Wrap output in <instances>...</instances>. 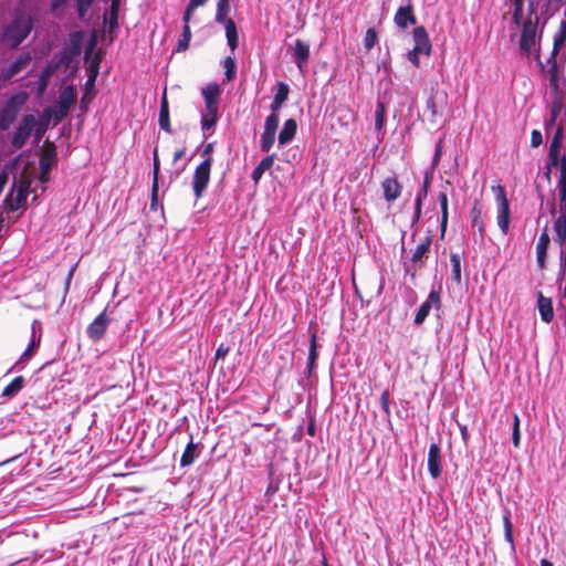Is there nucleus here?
I'll use <instances>...</instances> for the list:
<instances>
[{
  "label": "nucleus",
  "mask_w": 566,
  "mask_h": 566,
  "mask_svg": "<svg viewBox=\"0 0 566 566\" xmlns=\"http://www.w3.org/2000/svg\"><path fill=\"white\" fill-rule=\"evenodd\" d=\"M39 344H40V340H35L33 338L31 340V343L29 344V346L25 348V350L22 353L19 360L20 361L28 360L33 355V352L35 350V348L39 347Z\"/></svg>",
  "instance_id": "obj_56"
},
{
  "label": "nucleus",
  "mask_w": 566,
  "mask_h": 566,
  "mask_svg": "<svg viewBox=\"0 0 566 566\" xmlns=\"http://www.w3.org/2000/svg\"><path fill=\"white\" fill-rule=\"evenodd\" d=\"M205 105H219L221 88L217 83H209L201 90Z\"/></svg>",
  "instance_id": "obj_27"
},
{
  "label": "nucleus",
  "mask_w": 566,
  "mask_h": 566,
  "mask_svg": "<svg viewBox=\"0 0 566 566\" xmlns=\"http://www.w3.org/2000/svg\"><path fill=\"white\" fill-rule=\"evenodd\" d=\"M198 444L193 443L192 438L190 439V442L186 446L181 458H180V467L186 468L193 463L196 458L198 457Z\"/></svg>",
  "instance_id": "obj_32"
},
{
  "label": "nucleus",
  "mask_w": 566,
  "mask_h": 566,
  "mask_svg": "<svg viewBox=\"0 0 566 566\" xmlns=\"http://www.w3.org/2000/svg\"><path fill=\"white\" fill-rule=\"evenodd\" d=\"M451 279L457 285H461V256L458 253H451Z\"/></svg>",
  "instance_id": "obj_38"
},
{
  "label": "nucleus",
  "mask_w": 566,
  "mask_h": 566,
  "mask_svg": "<svg viewBox=\"0 0 566 566\" xmlns=\"http://www.w3.org/2000/svg\"><path fill=\"white\" fill-rule=\"evenodd\" d=\"M226 29V36L228 41V45L232 52H234L239 46V35L237 30V24L233 20L222 23Z\"/></svg>",
  "instance_id": "obj_31"
},
{
  "label": "nucleus",
  "mask_w": 566,
  "mask_h": 566,
  "mask_svg": "<svg viewBox=\"0 0 566 566\" xmlns=\"http://www.w3.org/2000/svg\"><path fill=\"white\" fill-rule=\"evenodd\" d=\"M36 125V118L32 114L23 115L19 122L15 132L11 138V145L15 149H21L30 138Z\"/></svg>",
  "instance_id": "obj_4"
},
{
  "label": "nucleus",
  "mask_w": 566,
  "mask_h": 566,
  "mask_svg": "<svg viewBox=\"0 0 566 566\" xmlns=\"http://www.w3.org/2000/svg\"><path fill=\"white\" fill-rule=\"evenodd\" d=\"M297 130V123L294 118H289L285 120L282 130L279 134V143L281 145H285L290 143Z\"/></svg>",
  "instance_id": "obj_29"
},
{
  "label": "nucleus",
  "mask_w": 566,
  "mask_h": 566,
  "mask_svg": "<svg viewBox=\"0 0 566 566\" xmlns=\"http://www.w3.org/2000/svg\"><path fill=\"white\" fill-rule=\"evenodd\" d=\"M380 405H381V409L382 411L385 412L386 416H390V396H389V392L387 390L382 391V394L380 395Z\"/></svg>",
  "instance_id": "obj_57"
},
{
  "label": "nucleus",
  "mask_w": 566,
  "mask_h": 566,
  "mask_svg": "<svg viewBox=\"0 0 566 566\" xmlns=\"http://www.w3.org/2000/svg\"><path fill=\"white\" fill-rule=\"evenodd\" d=\"M318 343H317V335L316 333H312L311 340H310V349H308V360H317L318 358Z\"/></svg>",
  "instance_id": "obj_51"
},
{
  "label": "nucleus",
  "mask_w": 566,
  "mask_h": 566,
  "mask_svg": "<svg viewBox=\"0 0 566 566\" xmlns=\"http://www.w3.org/2000/svg\"><path fill=\"white\" fill-rule=\"evenodd\" d=\"M83 32L74 31L69 36V42L64 46L60 62L65 64L66 66L81 54L82 43H83Z\"/></svg>",
  "instance_id": "obj_8"
},
{
  "label": "nucleus",
  "mask_w": 566,
  "mask_h": 566,
  "mask_svg": "<svg viewBox=\"0 0 566 566\" xmlns=\"http://www.w3.org/2000/svg\"><path fill=\"white\" fill-rule=\"evenodd\" d=\"M422 54V51L417 48H412L407 54V59L412 63L413 66L419 67L420 66V60L419 56Z\"/></svg>",
  "instance_id": "obj_58"
},
{
  "label": "nucleus",
  "mask_w": 566,
  "mask_h": 566,
  "mask_svg": "<svg viewBox=\"0 0 566 566\" xmlns=\"http://www.w3.org/2000/svg\"><path fill=\"white\" fill-rule=\"evenodd\" d=\"M27 198L28 193L11 189V191L6 196V199L3 200L6 210L15 211L20 208H24Z\"/></svg>",
  "instance_id": "obj_22"
},
{
  "label": "nucleus",
  "mask_w": 566,
  "mask_h": 566,
  "mask_svg": "<svg viewBox=\"0 0 566 566\" xmlns=\"http://www.w3.org/2000/svg\"><path fill=\"white\" fill-rule=\"evenodd\" d=\"M514 12H513V21L515 24H520L523 15V0H514Z\"/></svg>",
  "instance_id": "obj_55"
},
{
  "label": "nucleus",
  "mask_w": 566,
  "mask_h": 566,
  "mask_svg": "<svg viewBox=\"0 0 566 566\" xmlns=\"http://www.w3.org/2000/svg\"><path fill=\"white\" fill-rule=\"evenodd\" d=\"M53 73H54V67L51 66V65H48L41 72L40 77H39V82H38L39 92L40 93H43L46 90V86H48V84L50 82V78H51Z\"/></svg>",
  "instance_id": "obj_45"
},
{
  "label": "nucleus",
  "mask_w": 566,
  "mask_h": 566,
  "mask_svg": "<svg viewBox=\"0 0 566 566\" xmlns=\"http://www.w3.org/2000/svg\"><path fill=\"white\" fill-rule=\"evenodd\" d=\"M24 386L23 376H17L13 378L2 390V396L11 398L15 396Z\"/></svg>",
  "instance_id": "obj_37"
},
{
  "label": "nucleus",
  "mask_w": 566,
  "mask_h": 566,
  "mask_svg": "<svg viewBox=\"0 0 566 566\" xmlns=\"http://www.w3.org/2000/svg\"><path fill=\"white\" fill-rule=\"evenodd\" d=\"M386 119V106L381 101H378L375 109V128L378 132L382 130Z\"/></svg>",
  "instance_id": "obj_43"
},
{
  "label": "nucleus",
  "mask_w": 566,
  "mask_h": 566,
  "mask_svg": "<svg viewBox=\"0 0 566 566\" xmlns=\"http://www.w3.org/2000/svg\"><path fill=\"white\" fill-rule=\"evenodd\" d=\"M492 192L495 196L497 216L496 221L503 234L510 231L511 210L505 188L501 185L492 186Z\"/></svg>",
  "instance_id": "obj_3"
},
{
  "label": "nucleus",
  "mask_w": 566,
  "mask_h": 566,
  "mask_svg": "<svg viewBox=\"0 0 566 566\" xmlns=\"http://www.w3.org/2000/svg\"><path fill=\"white\" fill-rule=\"evenodd\" d=\"M394 21L396 25L402 30L407 29L409 25H415L417 23V18L415 14L413 6L411 0L407 6L399 7L395 13Z\"/></svg>",
  "instance_id": "obj_11"
},
{
  "label": "nucleus",
  "mask_w": 566,
  "mask_h": 566,
  "mask_svg": "<svg viewBox=\"0 0 566 566\" xmlns=\"http://www.w3.org/2000/svg\"><path fill=\"white\" fill-rule=\"evenodd\" d=\"M206 112L201 117V128L202 130H208L212 128L218 120V112L219 105H205Z\"/></svg>",
  "instance_id": "obj_28"
},
{
  "label": "nucleus",
  "mask_w": 566,
  "mask_h": 566,
  "mask_svg": "<svg viewBox=\"0 0 566 566\" xmlns=\"http://www.w3.org/2000/svg\"><path fill=\"white\" fill-rule=\"evenodd\" d=\"M119 4H120V0H112V2H111V8H109V12H108L109 31H113L118 27Z\"/></svg>",
  "instance_id": "obj_41"
},
{
  "label": "nucleus",
  "mask_w": 566,
  "mask_h": 566,
  "mask_svg": "<svg viewBox=\"0 0 566 566\" xmlns=\"http://www.w3.org/2000/svg\"><path fill=\"white\" fill-rule=\"evenodd\" d=\"M560 108H562V106H560L559 102L556 101L552 104L551 118L547 122V125L553 126L555 124V120L560 112Z\"/></svg>",
  "instance_id": "obj_60"
},
{
  "label": "nucleus",
  "mask_w": 566,
  "mask_h": 566,
  "mask_svg": "<svg viewBox=\"0 0 566 566\" xmlns=\"http://www.w3.org/2000/svg\"><path fill=\"white\" fill-rule=\"evenodd\" d=\"M275 134L273 132L264 130L261 135L260 146L262 151L268 153L275 142Z\"/></svg>",
  "instance_id": "obj_46"
},
{
  "label": "nucleus",
  "mask_w": 566,
  "mask_h": 566,
  "mask_svg": "<svg viewBox=\"0 0 566 566\" xmlns=\"http://www.w3.org/2000/svg\"><path fill=\"white\" fill-rule=\"evenodd\" d=\"M422 202L419 198L415 200V212L411 221V227H415L421 218Z\"/></svg>",
  "instance_id": "obj_59"
},
{
  "label": "nucleus",
  "mask_w": 566,
  "mask_h": 566,
  "mask_svg": "<svg viewBox=\"0 0 566 566\" xmlns=\"http://www.w3.org/2000/svg\"><path fill=\"white\" fill-rule=\"evenodd\" d=\"M549 235L547 231L541 233L536 243V262L541 270L545 268Z\"/></svg>",
  "instance_id": "obj_25"
},
{
  "label": "nucleus",
  "mask_w": 566,
  "mask_h": 566,
  "mask_svg": "<svg viewBox=\"0 0 566 566\" xmlns=\"http://www.w3.org/2000/svg\"><path fill=\"white\" fill-rule=\"evenodd\" d=\"M229 350H230L229 346H227L224 344H220L218 346V348L216 349V354H214L216 360L223 359L229 354Z\"/></svg>",
  "instance_id": "obj_62"
},
{
  "label": "nucleus",
  "mask_w": 566,
  "mask_h": 566,
  "mask_svg": "<svg viewBox=\"0 0 566 566\" xmlns=\"http://www.w3.org/2000/svg\"><path fill=\"white\" fill-rule=\"evenodd\" d=\"M96 44H97V40H96V38H95V36H93V38L90 40V42H88V44H87V46H86V49H85V56H84V57H85V61H88V60H90L91 55L93 54V52H94V50H95V48H96Z\"/></svg>",
  "instance_id": "obj_64"
},
{
  "label": "nucleus",
  "mask_w": 566,
  "mask_h": 566,
  "mask_svg": "<svg viewBox=\"0 0 566 566\" xmlns=\"http://www.w3.org/2000/svg\"><path fill=\"white\" fill-rule=\"evenodd\" d=\"M559 169L560 176L557 182V189L560 201H566V156L562 157Z\"/></svg>",
  "instance_id": "obj_39"
},
{
  "label": "nucleus",
  "mask_w": 566,
  "mask_h": 566,
  "mask_svg": "<svg viewBox=\"0 0 566 566\" xmlns=\"http://www.w3.org/2000/svg\"><path fill=\"white\" fill-rule=\"evenodd\" d=\"M52 116L54 115L51 108L43 109L41 120H36L35 128L33 129L35 132V140H40L42 136L45 134L48 124Z\"/></svg>",
  "instance_id": "obj_35"
},
{
  "label": "nucleus",
  "mask_w": 566,
  "mask_h": 566,
  "mask_svg": "<svg viewBox=\"0 0 566 566\" xmlns=\"http://www.w3.org/2000/svg\"><path fill=\"white\" fill-rule=\"evenodd\" d=\"M29 95L24 91L12 94L0 109V130H8L25 105Z\"/></svg>",
  "instance_id": "obj_2"
},
{
  "label": "nucleus",
  "mask_w": 566,
  "mask_h": 566,
  "mask_svg": "<svg viewBox=\"0 0 566 566\" xmlns=\"http://www.w3.org/2000/svg\"><path fill=\"white\" fill-rule=\"evenodd\" d=\"M432 243V237L427 235L423 240L416 247L412 255H411V269L416 272L421 270L426 261L429 259L430 247Z\"/></svg>",
  "instance_id": "obj_9"
},
{
  "label": "nucleus",
  "mask_w": 566,
  "mask_h": 566,
  "mask_svg": "<svg viewBox=\"0 0 566 566\" xmlns=\"http://www.w3.org/2000/svg\"><path fill=\"white\" fill-rule=\"evenodd\" d=\"M32 57L30 53L20 54L9 66L2 70L1 76L8 81L21 72L30 62Z\"/></svg>",
  "instance_id": "obj_20"
},
{
  "label": "nucleus",
  "mask_w": 566,
  "mask_h": 566,
  "mask_svg": "<svg viewBox=\"0 0 566 566\" xmlns=\"http://www.w3.org/2000/svg\"><path fill=\"white\" fill-rule=\"evenodd\" d=\"M521 432H520V417L517 413L513 415V428H512V442L515 448L520 447Z\"/></svg>",
  "instance_id": "obj_48"
},
{
  "label": "nucleus",
  "mask_w": 566,
  "mask_h": 566,
  "mask_svg": "<svg viewBox=\"0 0 566 566\" xmlns=\"http://www.w3.org/2000/svg\"><path fill=\"white\" fill-rule=\"evenodd\" d=\"M153 160H154V170H153V185H151V202L150 208L156 209L158 202V179H159V170H160V161L158 157V148L155 147L153 151Z\"/></svg>",
  "instance_id": "obj_23"
},
{
  "label": "nucleus",
  "mask_w": 566,
  "mask_h": 566,
  "mask_svg": "<svg viewBox=\"0 0 566 566\" xmlns=\"http://www.w3.org/2000/svg\"><path fill=\"white\" fill-rule=\"evenodd\" d=\"M430 182H431V176L429 174H426L422 187H421V189L419 190V192L416 196V198H419L421 202L428 196Z\"/></svg>",
  "instance_id": "obj_54"
},
{
  "label": "nucleus",
  "mask_w": 566,
  "mask_h": 566,
  "mask_svg": "<svg viewBox=\"0 0 566 566\" xmlns=\"http://www.w3.org/2000/svg\"><path fill=\"white\" fill-rule=\"evenodd\" d=\"M565 41H566V22L562 21L560 30L554 38V45H553V51H552L551 55L557 56V54H558L560 48L563 46V44L565 43Z\"/></svg>",
  "instance_id": "obj_42"
},
{
  "label": "nucleus",
  "mask_w": 566,
  "mask_h": 566,
  "mask_svg": "<svg viewBox=\"0 0 566 566\" xmlns=\"http://www.w3.org/2000/svg\"><path fill=\"white\" fill-rule=\"evenodd\" d=\"M212 167V158L207 157L195 169L192 179V189L195 197L199 199L210 181V172Z\"/></svg>",
  "instance_id": "obj_6"
},
{
  "label": "nucleus",
  "mask_w": 566,
  "mask_h": 566,
  "mask_svg": "<svg viewBox=\"0 0 566 566\" xmlns=\"http://www.w3.org/2000/svg\"><path fill=\"white\" fill-rule=\"evenodd\" d=\"M158 124L163 130L167 132L168 134L172 133L170 117H169V104H168L166 88L163 92V96H161V101H160Z\"/></svg>",
  "instance_id": "obj_24"
},
{
  "label": "nucleus",
  "mask_w": 566,
  "mask_h": 566,
  "mask_svg": "<svg viewBox=\"0 0 566 566\" xmlns=\"http://www.w3.org/2000/svg\"><path fill=\"white\" fill-rule=\"evenodd\" d=\"M57 154L56 147L53 143L46 140L41 150L40 155V176L39 180L42 184H46L50 180V171L53 166L56 165Z\"/></svg>",
  "instance_id": "obj_5"
},
{
  "label": "nucleus",
  "mask_w": 566,
  "mask_h": 566,
  "mask_svg": "<svg viewBox=\"0 0 566 566\" xmlns=\"http://www.w3.org/2000/svg\"><path fill=\"white\" fill-rule=\"evenodd\" d=\"M441 209L440 235L444 237L449 221V199L447 190L440 191L437 197Z\"/></svg>",
  "instance_id": "obj_26"
},
{
  "label": "nucleus",
  "mask_w": 566,
  "mask_h": 566,
  "mask_svg": "<svg viewBox=\"0 0 566 566\" xmlns=\"http://www.w3.org/2000/svg\"><path fill=\"white\" fill-rule=\"evenodd\" d=\"M536 29V23H533L531 20L525 21L523 24L520 48L522 52L527 55L531 53V49L535 42Z\"/></svg>",
  "instance_id": "obj_16"
},
{
  "label": "nucleus",
  "mask_w": 566,
  "mask_h": 566,
  "mask_svg": "<svg viewBox=\"0 0 566 566\" xmlns=\"http://www.w3.org/2000/svg\"><path fill=\"white\" fill-rule=\"evenodd\" d=\"M94 0H75L76 12L80 19H84Z\"/></svg>",
  "instance_id": "obj_50"
},
{
  "label": "nucleus",
  "mask_w": 566,
  "mask_h": 566,
  "mask_svg": "<svg viewBox=\"0 0 566 566\" xmlns=\"http://www.w3.org/2000/svg\"><path fill=\"white\" fill-rule=\"evenodd\" d=\"M538 311L542 321L551 323L554 318L553 303L548 297H544L542 293L538 294Z\"/></svg>",
  "instance_id": "obj_30"
},
{
  "label": "nucleus",
  "mask_w": 566,
  "mask_h": 566,
  "mask_svg": "<svg viewBox=\"0 0 566 566\" xmlns=\"http://www.w3.org/2000/svg\"><path fill=\"white\" fill-rule=\"evenodd\" d=\"M76 92L72 85L65 86L60 91L56 108L53 113L56 122L65 118L70 112L71 106L75 103Z\"/></svg>",
  "instance_id": "obj_7"
},
{
  "label": "nucleus",
  "mask_w": 566,
  "mask_h": 566,
  "mask_svg": "<svg viewBox=\"0 0 566 566\" xmlns=\"http://www.w3.org/2000/svg\"><path fill=\"white\" fill-rule=\"evenodd\" d=\"M382 195L386 201L397 200L402 191V185L396 177H387L381 182Z\"/></svg>",
  "instance_id": "obj_19"
},
{
  "label": "nucleus",
  "mask_w": 566,
  "mask_h": 566,
  "mask_svg": "<svg viewBox=\"0 0 566 566\" xmlns=\"http://www.w3.org/2000/svg\"><path fill=\"white\" fill-rule=\"evenodd\" d=\"M412 39L415 42V48L420 49V51H422V55H426V56L431 55L432 43H431L429 34L423 25L416 27L412 30Z\"/></svg>",
  "instance_id": "obj_15"
},
{
  "label": "nucleus",
  "mask_w": 566,
  "mask_h": 566,
  "mask_svg": "<svg viewBox=\"0 0 566 566\" xmlns=\"http://www.w3.org/2000/svg\"><path fill=\"white\" fill-rule=\"evenodd\" d=\"M289 93H290L289 86L285 83L280 82L277 84V91L274 95V98L284 103L289 97Z\"/></svg>",
  "instance_id": "obj_53"
},
{
  "label": "nucleus",
  "mask_w": 566,
  "mask_h": 566,
  "mask_svg": "<svg viewBox=\"0 0 566 566\" xmlns=\"http://www.w3.org/2000/svg\"><path fill=\"white\" fill-rule=\"evenodd\" d=\"M543 143V136L539 130L534 129L531 134V145L532 147H538Z\"/></svg>",
  "instance_id": "obj_63"
},
{
  "label": "nucleus",
  "mask_w": 566,
  "mask_h": 566,
  "mask_svg": "<svg viewBox=\"0 0 566 566\" xmlns=\"http://www.w3.org/2000/svg\"><path fill=\"white\" fill-rule=\"evenodd\" d=\"M33 21L29 14L19 13L4 28L2 41L10 48H17L30 34Z\"/></svg>",
  "instance_id": "obj_1"
},
{
  "label": "nucleus",
  "mask_w": 566,
  "mask_h": 566,
  "mask_svg": "<svg viewBox=\"0 0 566 566\" xmlns=\"http://www.w3.org/2000/svg\"><path fill=\"white\" fill-rule=\"evenodd\" d=\"M230 12V0H218L214 20L217 23H223L232 20L228 17Z\"/></svg>",
  "instance_id": "obj_36"
},
{
  "label": "nucleus",
  "mask_w": 566,
  "mask_h": 566,
  "mask_svg": "<svg viewBox=\"0 0 566 566\" xmlns=\"http://www.w3.org/2000/svg\"><path fill=\"white\" fill-rule=\"evenodd\" d=\"M537 64L542 71L548 75L549 86L555 95L559 93V66L555 55H551L547 59V70H545L544 64L539 60V55L537 56Z\"/></svg>",
  "instance_id": "obj_10"
},
{
  "label": "nucleus",
  "mask_w": 566,
  "mask_h": 566,
  "mask_svg": "<svg viewBox=\"0 0 566 566\" xmlns=\"http://www.w3.org/2000/svg\"><path fill=\"white\" fill-rule=\"evenodd\" d=\"M222 65L224 67V80L226 82H231L235 78L237 75V62L233 56L224 57Z\"/></svg>",
  "instance_id": "obj_40"
},
{
  "label": "nucleus",
  "mask_w": 566,
  "mask_h": 566,
  "mask_svg": "<svg viewBox=\"0 0 566 566\" xmlns=\"http://www.w3.org/2000/svg\"><path fill=\"white\" fill-rule=\"evenodd\" d=\"M378 42V34L375 30V28H369L366 31V35L364 39V46L367 51H370L376 43Z\"/></svg>",
  "instance_id": "obj_47"
},
{
  "label": "nucleus",
  "mask_w": 566,
  "mask_h": 566,
  "mask_svg": "<svg viewBox=\"0 0 566 566\" xmlns=\"http://www.w3.org/2000/svg\"><path fill=\"white\" fill-rule=\"evenodd\" d=\"M31 187V179L28 177L21 176L18 181L13 182L12 190H19L29 195V190Z\"/></svg>",
  "instance_id": "obj_49"
},
{
  "label": "nucleus",
  "mask_w": 566,
  "mask_h": 566,
  "mask_svg": "<svg viewBox=\"0 0 566 566\" xmlns=\"http://www.w3.org/2000/svg\"><path fill=\"white\" fill-rule=\"evenodd\" d=\"M432 306L440 307V294L437 291H431L428 298L420 305L416 313L413 323L416 325L422 324L428 317Z\"/></svg>",
  "instance_id": "obj_12"
},
{
  "label": "nucleus",
  "mask_w": 566,
  "mask_h": 566,
  "mask_svg": "<svg viewBox=\"0 0 566 566\" xmlns=\"http://www.w3.org/2000/svg\"><path fill=\"white\" fill-rule=\"evenodd\" d=\"M428 471L432 479H438L441 475V448L438 443H431L429 447Z\"/></svg>",
  "instance_id": "obj_14"
},
{
  "label": "nucleus",
  "mask_w": 566,
  "mask_h": 566,
  "mask_svg": "<svg viewBox=\"0 0 566 566\" xmlns=\"http://www.w3.org/2000/svg\"><path fill=\"white\" fill-rule=\"evenodd\" d=\"M109 319L106 311H103L86 328V334L92 340H99L108 327Z\"/></svg>",
  "instance_id": "obj_13"
},
{
  "label": "nucleus",
  "mask_w": 566,
  "mask_h": 566,
  "mask_svg": "<svg viewBox=\"0 0 566 566\" xmlns=\"http://www.w3.org/2000/svg\"><path fill=\"white\" fill-rule=\"evenodd\" d=\"M293 56L298 70L303 72L310 57V45L302 39H296Z\"/></svg>",
  "instance_id": "obj_21"
},
{
  "label": "nucleus",
  "mask_w": 566,
  "mask_h": 566,
  "mask_svg": "<svg viewBox=\"0 0 566 566\" xmlns=\"http://www.w3.org/2000/svg\"><path fill=\"white\" fill-rule=\"evenodd\" d=\"M556 241L560 247L566 243V214L560 213L554 222Z\"/></svg>",
  "instance_id": "obj_34"
},
{
  "label": "nucleus",
  "mask_w": 566,
  "mask_h": 566,
  "mask_svg": "<svg viewBox=\"0 0 566 566\" xmlns=\"http://www.w3.org/2000/svg\"><path fill=\"white\" fill-rule=\"evenodd\" d=\"M279 115L277 114H270L265 118L264 123V130L276 133L277 126H279Z\"/></svg>",
  "instance_id": "obj_52"
},
{
  "label": "nucleus",
  "mask_w": 566,
  "mask_h": 566,
  "mask_svg": "<svg viewBox=\"0 0 566 566\" xmlns=\"http://www.w3.org/2000/svg\"><path fill=\"white\" fill-rule=\"evenodd\" d=\"M563 143V126H559L554 137L551 142L549 149H548V166H558L560 165V159L563 156H560V147Z\"/></svg>",
  "instance_id": "obj_18"
},
{
  "label": "nucleus",
  "mask_w": 566,
  "mask_h": 566,
  "mask_svg": "<svg viewBox=\"0 0 566 566\" xmlns=\"http://www.w3.org/2000/svg\"><path fill=\"white\" fill-rule=\"evenodd\" d=\"M99 63H101V57L98 55H96L93 61L91 62V72L93 73L92 76L90 77V80L87 81V84L88 83H93L95 81V76L98 72V67H99Z\"/></svg>",
  "instance_id": "obj_61"
},
{
  "label": "nucleus",
  "mask_w": 566,
  "mask_h": 566,
  "mask_svg": "<svg viewBox=\"0 0 566 566\" xmlns=\"http://www.w3.org/2000/svg\"><path fill=\"white\" fill-rule=\"evenodd\" d=\"M274 157L275 155L272 154L270 156L264 157L260 164L253 169L251 174L252 180L258 184L259 180L262 178L265 170L270 169L274 164Z\"/></svg>",
  "instance_id": "obj_33"
},
{
  "label": "nucleus",
  "mask_w": 566,
  "mask_h": 566,
  "mask_svg": "<svg viewBox=\"0 0 566 566\" xmlns=\"http://www.w3.org/2000/svg\"><path fill=\"white\" fill-rule=\"evenodd\" d=\"M190 40H191L190 25H184L181 38L179 39L177 48H176L175 51L176 52H185V51H187L188 48H189Z\"/></svg>",
  "instance_id": "obj_44"
},
{
  "label": "nucleus",
  "mask_w": 566,
  "mask_h": 566,
  "mask_svg": "<svg viewBox=\"0 0 566 566\" xmlns=\"http://www.w3.org/2000/svg\"><path fill=\"white\" fill-rule=\"evenodd\" d=\"M470 216L472 229L478 231L480 241L483 242L485 237V224L483 221V206L481 201L474 200L470 211Z\"/></svg>",
  "instance_id": "obj_17"
}]
</instances>
